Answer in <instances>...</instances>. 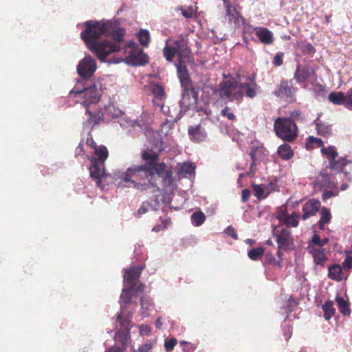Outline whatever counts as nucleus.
Segmentation results:
<instances>
[{
  "mask_svg": "<svg viewBox=\"0 0 352 352\" xmlns=\"http://www.w3.org/2000/svg\"><path fill=\"white\" fill-rule=\"evenodd\" d=\"M85 25L86 28L80 33V38L100 61H104L108 55L120 50L119 43L123 41L125 31L116 23L88 21Z\"/></svg>",
  "mask_w": 352,
  "mask_h": 352,
  "instance_id": "nucleus-1",
  "label": "nucleus"
},
{
  "mask_svg": "<svg viewBox=\"0 0 352 352\" xmlns=\"http://www.w3.org/2000/svg\"><path fill=\"white\" fill-rule=\"evenodd\" d=\"M114 182L121 180L126 183H129V187H132L137 190L144 191L149 189L152 186L154 190L153 192L160 191V185H162V182H159L156 174L153 173V170L147 168L146 165L134 166L128 168L126 172L120 170L113 173Z\"/></svg>",
  "mask_w": 352,
  "mask_h": 352,
  "instance_id": "nucleus-2",
  "label": "nucleus"
},
{
  "mask_svg": "<svg viewBox=\"0 0 352 352\" xmlns=\"http://www.w3.org/2000/svg\"><path fill=\"white\" fill-rule=\"evenodd\" d=\"M255 82H241L236 80H228L220 82L219 89L214 93L219 92L221 98H227L230 101L239 102L243 100L244 95L248 98H253L256 96Z\"/></svg>",
  "mask_w": 352,
  "mask_h": 352,
  "instance_id": "nucleus-3",
  "label": "nucleus"
},
{
  "mask_svg": "<svg viewBox=\"0 0 352 352\" xmlns=\"http://www.w3.org/2000/svg\"><path fill=\"white\" fill-rule=\"evenodd\" d=\"M142 158L145 161L147 168L153 170L159 182H162V186L166 188V192L168 188L173 186V178L171 169L168 168L165 163H157L159 154L153 150H148L142 153Z\"/></svg>",
  "mask_w": 352,
  "mask_h": 352,
  "instance_id": "nucleus-4",
  "label": "nucleus"
},
{
  "mask_svg": "<svg viewBox=\"0 0 352 352\" xmlns=\"http://www.w3.org/2000/svg\"><path fill=\"white\" fill-rule=\"evenodd\" d=\"M177 75L180 81L181 87L184 89L182 94V100L179 102L180 104L182 100H185L186 96L189 98V92L194 91L193 84L186 67V64L195 65V58L191 50H184L177 54Z\"/></svg>",
  "mask_w": 352,
  "mask_h": 352,
  "instance_id": "nucleus-5",
  "label": "nucleus"
},
{
  "mask_svg": "<svg viewBox=\"0 0 352 352\" xmlns=\"http://www.w3.org/2000/svg\"><path fill=\"white\" fill-rule=\"evenodd\" d=\"M69 94L77 98V102L85 108L90 107L91 104L98 103L100 100L102 95L101 85L100 83L94 82L89 87H84L82 89L75 86L70 91Z\"/></svg>",
  "mask_w": 352,
  "mask_h": 352,
  "instance_id": "nucleus-6",
  "label": "nucleus"
},
{
  "mask_svg": "<svg viewBox=\"0 0 352 352\" xmlns=\"http://www.w3.org/2000/svg\"><path fill=\"white\" fill-rule=\"evenodd\" d=\"M274 128L276 135L284 142H292L298 137V126L291 118H277Z\"/></svg>",
  "mask_w": 352,
  "mask_h": 352,
  "instance_id": "nucleus-7",
  "label": "nucleus"
},
{
  "mask_svg": "<svg viewBox=\"0 0 352 352\" xmlns=\"http://www.w3.org/2000/svg\"><path fill=\"white\" fill-rule=\"evenodd\" d=\"M97 68L96 60L91 56H86L77 66L78 74L84 79L91 77Z\"/></svg>",
  "mask_w": 352,
  "mask_h": 352,
  "instance_id": "nucleus-8",
  "label": "nucleus"
},
{
  "mask_svg": "<svg viewBox=\"0 0 352 352\" xmlns=\"http://www.w3.org/2000/svg\"><path fill=\"white\" fill-rule=\"evenodd\" d=\"M91 166L89 167V172L91 177L96 182L97 186L100 188H104L102 184V179L111 177L112 179L113 175L106 173L104 169V163L97 162L95 160H91Z\"/></svg>",
  "mask_w": 352,
  "mask_h": 352,
  "instance_id": "nucleus-9",
  "label": "nucleus"
},
{
  "mask_svg": "<svg viewBox=\"0 0 352 352\" xmlns=\"http://www.w3.org/2000/svg\"><path fill=\"white\" fill-rule=\"evenodd\" d=\"M329 168L336 173H342L349 175L352 173V161L346 160L342 157L336 158L329 162Z\"/></svg>",
  "mask_w": 352,
  "mask_h": 352,
  "instance_id": "nucleus-10",
  "label": "nucleus"
},
{
  "mask_svg": "<svg viewBox=\"0 0 352 352\" xmlns=\"http://www.w3.org/2000/svg\"><path fill=\"white\" fill-rule=\"evenodd\" d=\"M196 168L195 163L190 161L177 163V178H186L191 182L195 177Z\"/></svg>",
  "mask_w": 352,
  "mask_h": 352,
  "instance_id": "nucleus-11",
  "label": "nucleus"
},
{
  "mask_svg": "<svg viewBox=\"0 0 352 352\" xmlns=\"http://www.w3.org/2000/svg\"><path fill=\"white\" fill-rule=\"evenodd\" d=\"M143 269L144 266H132L124 270V280L127 286L137 285Z\"/></svg>",
  "mask_w": 352,
  "mask_h": 352,
  "instance_id": "nucleus-12",
  "label": "nucleus"
},
{
  "mask_svg": "<svg viewBox=\"0 0 352 352\" xmlns=\"http://www.w3.org/2000/svg\"><path fill=\"white\" fill-rule=\"evenodd\" d=\"M87 118L83 122L85 127L92 129L95 125L98 124L103 118V113L101 110L91 111L89 107H86Z\"/></svg>",
  "mask_w": 352,
  "mask_h": 352,
  "instance_id": "nucleus-13",
  "label": "nucleus"
},
{
  "mask_svg": "<svg viewBox=\"0 0 352 352\" xmlns=\"http://www.w3.org/2000/svg\"><path fill=\"white\" fill-rule=\"evenodd\" d=\"M295 89L291 81L282 80L274 90V94L280 98H292Z\"/></svg>",
  "mask_w": 352,
  "mask_h": 352,
  "instance_id": "nucleus-14",
  "label": "nucleus"
},
{
  "mask_svg": "<svg viewBox=\"0 0 352 352\" xmlns=\"http://www.w3.org/2000/svg\"><path fill=\"white\" fill-rule=\"evenodd\" d=\"M320 207V202L315 199L307 201L302 206L303 214L301 216L302 220H306L311 216H314L318 212Z\"/></svg>",
  "mask_w": 352,
  "mask_h": 352,
  "instance_id": "nucleus-15",
  "label": "nucleus"
},
{
  "mask_svg": "<svg viewBox=\"0 0 352 352\" xmlns=\"http://www.w3.org/2000/svg\"><path fill=\"white\" fill-rule=\"evenodd\" d=\"M278 248L286 250L293 243V239L291 231L287 228L283 229L280 234L276 235Z\"/></svg>",
  "mask_w": 352,
  "mask_h": 352,
  "instance_id": "nucleus-16",
  "label": "nucleus"
},
{
  "mask_svg": "<svg viewBox=\"0 0 352 352\" xmlns=\"http://www.w3.org/2000/svg\"><path fill=\"white\" fill-rule=\"evenodd\" d=\"M314 72L306 65H298L294 72V79L298 83L306 82Z\"/></svg>",
  "mask_w": 352,
  "mask_h": 352,
  "instance_id": "nucleus-17",
  "label": "nucleus"
},
{
  "mask_svg": "<svg viewBox=\"0 0 352 352\" xmlns=\"http://www.w3.org/2000/svg\"><path fill=\"white\" fill-rule=\"evenodd\" d=\"M256 35L261 43L271 45L274 43L273 32L267 28L258 27Z\"/></svg>",
  "mask_w": 352,
  "mask_h": 352,
  "instance_id": "nucleus-18",
  "label": "nucleus"
},
{
  "mask_svg": "<svg viewBox=\"0 0 352 352\" xmlns=\"http://www.w3.org/2000/svg\"><path fill=\"white\" fill-rule=\"evenodd\" d=\"M190 139L195 142H201L206 140V132L200 124L195 126H189L188 129Z\"/></svg>",
  "mask_w": 352,
  "mask_h": 352,
  "instance_id": "nucleus-19",
  "label": "nucleus"
},
{
  "mask_svg": "<svg viewBox=\"0 0 352 352\" xmlns=\"http://www.w3.org/2000/svg\"><path fill=\"white\" fill-rule=\"evenodd\" d=\"M129 57L135 65H144L149 62L148 56L144 53L142 50H140L138 53L131 52Z\"/></svg>",
  "mask_w": 352,
  "mask_h": 352,
  "instance_id": "nucleus-20",
  "label": "nucleus"
},
{
  "mask_svg": "<svg viewBox=\"0 0 352 352\" xmlns=\"http://www.w3.org/2000/svg\"><path fill=\"white\" fill-rule=\"evenodd\" d=\"M94 154L97 157H91L89 158L87 155V157L90 161L91 160H95L97 162L104 163L109 156V151L105 146L101 145L96 147L94 149Z\"/></svg>",
  "mask_w": 352,
  "mask_h": 352,
  "instance_id": "nucleus-21",
  "label": "nucleus"
},
{
  "mask_svg": "<svg viewBox=\"0 0 352 352\" xmlns=\"http://www.w3.org/2000/svg\"><path fill=\"white\" fill-rule=\"evenodd\" d=\"M328 277L336 281H340L343 279L342 268L340 265L334 264L328 268Z\"/></svg>",
  "mask_w": 352,
  "mask_h": 352,
  "instance_id": "nucleus-22",
  "label": "nucleus"
},
{
  "mask_svg": "<svg viewBox=\"0 0 352 352\" xmlns=\"http://www.w3.org/2000/svg\"><path fill=\"white\" fill-rule=\"evenodd\" d=\"M277 153L283 160H289L292 158L294 155L291 146L287 144H283L279 146Z\"/></svg>",
  "mask_w": 352,
  "mask_h": 352,
  "instance_id": "nucleus-23",
  "label": "nucleus"
},
{
  "mask_svg": "<svg viewBox=\"0 0 352 352\" xmlns=\"http://www.w3.org/2000/svg\"><path fill=\"white\" fill-rule=\"evenodd\" d=\"M321 184L323 187L338 189V184L331 179V175L327 173V170H322L320 173Z\"/></svg>",
  "mask_w": 352,
  "mask_h": 352,
  "instance_id": "nucleus-24",
  "label": "nucleus"
},
{
  "mask_svg": "<svg viewBox=\"0 0 352 352\" xmlns=\"http://www.w3.org/2000/svg\"><path fill=\"white\" fill-rule=\"evenodd\" d=\"M310 252L313 256L314 263L318 265L324 266L327 259L324 250L318 248H312Z\"/></svg>",
  "mask_w": 352,
  "mask_h": 352,
  "instance_id": "nucleus-25",
  "label": "nucleus"
},
{
  "mask_svg": "<svg viewBox=\"0 0 352 352\" xmlns=\"http://www.w3.org/2000/svg\"><path fill=\"white\" fill-rule=\"evenodd\" d=\"M322 308L324 311V318L326 320H329L336 314V309L331 300H326L322 305Z\"/></svg>",
  "mask_w": 352,
  "mask_h": 352,
  "instance_id": "nucleus-26",
  "label": "nucleus"
},
{
  "mask_svg": "<svg viewBox=\"0 0 352 352\" xmlns=\"http://www.w3.org/2000/svg\"><path fill=\"white\" fill-rule=\"evenodd\" d=\"M329 100L336 105H342L345 106V100L346 97L344 92L338 91V92H331L328 96Z\"/></svg>",
  "mask_w": 352,
  "mask_h": 352,
  "instance_id": "nucleus-27",
  "label": "nucleus"
},
{
  "mask_svg": "<svg viewBox=\"0 0 352 352\" xmlns=\"http://www.w3.org/2000/svg\"><path fill=\"white\" fill-rule=\"evenodd\" d=\"M134 290L135 287L131 286H128L127 287L124 288L120 295V303L125 305L131 303Z\"/></svg>",
  "mask_w": 352,
  "mask_h": 352,
  "instance_id": "nucleus-28",
  "label": "nucleus"
},
{
  "mask_svg": "<svg viewBox=\"0 0 352 352\" xmlns=\"http://www.w3.org/2000/svg\"><path fill=\"white\" fill-rule=\"evenodd\" d=\"M320 214V219L318 221V226L320 230H323L324 225L329 223L331 218V214L330 210L325 207H322L321 208Z\"/></svg>",
  "mask_w": 352,
  "mask_h": 352,
  "instance_id": "nucleus-29",
  "label": "nucleus"
},
{
  "mask_svg": "<svg viewBox=\"0 0 352 352\" xmlns=\"http://www.w3.org/2000/svg\"><path fill=\"white\" fill-rule=\"evenodd\" d=\"M316 129L318 134L324 138L330 136L332 133L331 126L322 122L316 124Z\"/></svg>",
  "mask_w": 352,
  "mask_h": 352,
  "instance_id": "nucleus-30",
  "label": "nucleus"
},
{
  "mask_svg": "<svg viewBox=\"0 0 352 352\" xmlns=\"http://www.w3.org/2000/svg\"><path fill=\"white\" fill-rule=\"evenodd\" d=\"M321 153L327 157L329 162L338 157V153L334 146H322L321 148Z\"/></svg>",
  "mask_w": 352,
  "mask_h": 352,
  "instance_id": "nucleus-31",
  "label": "nucleus"
},
{
  "mask_svg": "<svg viewBox=\"0 0 352 352\" xmlns=\"http://www.w3.org/2000/svg\"><path fill=\"white\" fill-rule=\"evenodd\" d=\"M206 218L205 214L201 210H198L192 214L190 219L192 223L198 227L204 223Z\"/></svg>",
  "mask_w": 352,
  "mask_h": 352,
  "instance_id": "nucleus-32",
  "label": "nucleus"
},
{
  "mask_svg": "<svg viewBox=\"0 0 352 352\" xmlns=\"http://www.w3.org/2000/svg\"><path fill=\"white\" fill-rule=\"evenodd\" d=\"M336 301L338 306V309L344 315L349 316L351 314V309L349 308V304L342 297L337 296Z\"/></svg>",
  "mask_w": 352,
  "mask_h": 352,
  "instance_id": "nucleus-33",
  "label": "nucleus"
},
{
  "mask_svg": "<svg viewBox=\"0 0 352 352\" xmlns=\"http://www.w3.org/2000/svg\"><path fill=\"white\" fill-rule=\"evenodd\" d=\"M116 336L118 338L119 341L122 344V348L126 350V346L131 339L130 331L119 330L116 333Z\"/></svg>",
  "mask_w": 352,
  "mask_h": 352,
  "instance_id": "nucleus-34",
  "label": "nucleus"
},
{
  "mask_svg": "<svg viewBox=\"0 0 352 352\" xmlns=\"http://www.w3.org/2000/svg\"><path fill=\"white\" fill-rule=\"evenodd\" d=\"M264 252L265 248L263 247L252 248L248 251V256L252 261H259L262 258Z\"/></svg>",
  "mask_w": 352,
  "mask_h": 352,
  "instance_id": "nucleus-35",
  "label": "nucleus"
},
{
  "mask_svg": "<svg viewBox=\"0 0 352 352\" xmlns=\"http://www.w3.org/2000/svg\"><path fill=\"white\" fill-rule=\"evenodd\" d=\"M241 18L243 21V40L244 42H247L246 34H252L253 32H256L258 30V27H254L251 24L246 23L245 19L243 16H241Z\"/></svg>",
  "mask_w": 352,
  "mask_h": 352,
  "instance_id": "nucleus-36",
  "label": "nucleus"
},
{
  "mask_svg": "<svg viewBox=\"0 0 352 352\" xmlns=\"http://www.w3.org/2000/svg\"><path fill=\"white\" fill-rule=\"evenodd\" d=\"M297 45L303 54L313 55L316 52V48L311 43H305L303 41H300L298 42Z\"/></svg>",
  "mask_w": 352,
  "mask_h": 352,
  "instance_id": "nucleus-37",
  "label": "nucleus"
},
{
  "mask_svg": "<svg viewBox=\"0 0 352 352\" xmlns=\"http://www.w3.org/2000/svg\"><path fill=\"white\" fill-rule=\"evenodd\" d=\"M138 39L143 47H147L151 41L149 32L147 30L142 29L138 33Z\"/></svg>",
  "mask_w": 352,
  "mask_h": 352,
  "instance_id": "nucleus-38",
  "label": "nucleus"
},
{
  "mask_svg": "<svg viewBox=\"0 0 352 352\" xmlns=\"http://www.w3.org/2000/svg\"><path fill=\"white\" fill-rule=\"evenodd\" d=\"M151 90L157 100H162L165 98V92L162 86L153 85Z\"/></svg>",
  "mask_w": 352,
  "mask_h": 352,
  "instance_id": "nucleus-39",
  "label": "nucleus"
},
{
  "mask_svg": "<svg viewBox=\"0 0 352 352\" xmlns=\"http://www.w3.org/2000/svg\"><path fill=\"white\" fill-rule=\"evenodd\" d=\"M190 50V47L188 45V38L186 36H180L177 38V54L179 52L183 51H186Z\"/></svg>",
  "mask_w": 352,
  "mask_h": 352,
  "instance_id": "nucleus-40",
  "label": "nucleus"
},
{
  "mask_svg": "<svg viewBox=\"0 0 352 352\" xmlns=\"http://www.w3.org/2000/svg\"><path fill=\"white\" fill-rule=\"evenodd\" d=\"M116 320L120 323L121 331H130V321L128 318H123L121 313L117 315Z\"/></svg>",
  "mask_w": 352,
  "mask_h": 352,
  "instance_id": "nucleus-41",
  "label": "nucleus"
},
{
  "mask_svg": "<svg viewBox=\"0 0 352 352\" xmlns=\"http://www.w3.org/2000/svg\"><path fill=\"white\" fill-rule=\"evenodd\" d=\"M176 55V48L166 45L164 48V56L168 61H172L173 58Z\"/></svg>",
  "mask_w": 352,
  "mask_h": 352,
  "instance_id": "nucleus-42",
  "label": "nucleus"
},
{
  "mask_svg": "<svg viewBox=\"0 0 352 352\" xmlns=\"http://www.w3.org/2000/svg\"><path fill=\"white\" fill-rule=\"evenodd\" d=\"M151 299L148 296H144L141 298V309H142V314L146 315V311L149 309V307L151 305Z\"/></svg>",
  "mask_w": 352,
  "mask_h": 352,
  "instance_id": "nucleus-43",
  "label": "nucleus"
},
{
  "mask_svg": "<svg viewBox=\"0 0 352 352\" xmlns=\"http://www.w3.org/2000/svg\"><path fill=\"white\" fill-rule=\"evenodd\" d=\"M252 189L254 192V196L258 199L261 200V199H265L267 196L268 193L265 194L264 189L259 185L253 184Z\"/></svg>",
  "mask_w": 352,
  "mask_h": 352,
  "instance_id": "nucleus-44",
  "label": "nucleus"
},
{
  "mask_svg": "<svg viewBox=\"0 0 352 352\" xmlns=\"http://www.w3.org/2000/svg\"><path fill=\"white\" fill-rule=\"evenodd\" d=\"M221 115L227 118L229 120L233 121L236 119V116L232 109L229 107H226L221 111Z\"/></svg>",
  "mask_w": 352,
  "mask_h": 352,
  "instance_id": "nucleus-45",
  "label": "nucleus"
},
{
  "mask_svg": "<svg viewBox=\"0 0 352 352\" xmlns=\"http://www.w3.org/2000/svg\"><path fill=\"white\" fill-rule=\"evenodd\" d=\"M232 11L236 12V14L239 17H241V14L238 12L235 8H233L230 10H226V14L228 16V21L229 23H231L232 21H234V24H236L238 22V19L235 16V15L233 14Z\"/></svg>",
  "mask_w": 352,
  "mask_h": 352,
  "instance_id": "nucleus-46",
  "label": "nucleus"
},
{
  "mask_svg": "<svg viewBox=\"0 0 352 352\" xmlns=\"http://www.w3.org/2000/svg\"><path fill=\"white\" fill-rule=\"evenodd\" d=\"M298 215L293 212L290 216H288L285 220V223L287 226H292V227H296L298 225V221L297 220Z\"/></svg>",
  "mask_w": 352,
  "mask_h": 352,
  "instance_id": "nucleus-47",
  "label": "nucleus"
},
{
  "mask_svg": "<svg viewBox=\"0 0 352 352\" xmlns=\"http://www.w3.org/2000/svg\"><path fill=\"white\" fill-rule=\"evenodd\" d=\"M177 9L182 11V15L186 19L192 18L194 14V12H195L192 6H188V8H186V9L184 8L182 6H181V7H178Z\"/></svg>",
  "mask_w": 352,
  "mask_h": 352,
  "instance_id": "nucleus-48",
  "label": "nucleus"
},
{
  "mask_svg": "<svg viewBox=\"0 0 352 352\" xmlns=\"http://www.w3.org/2000/svg\"><path fill=\"white\" fill-rule=\"evenodd\" d=\"M292 120L303 122L305 118L302 112L298 110H294L290 112V118Z\"/></svg>",
  "mask_w": 352,
  "mask_h": 352,
  "instance_id": "nucleus-49",
  "label": "nucleus"
},
{
  "mask_svg": "<svg viewBox=\"0 0 352 352\" xmlns=\"http://www.w3.org/2000/svg\"><path fill=\"white\" fill-rule=\"evenodd\" d=\"M283 52L277 53L273 58L272 63L276 67H280L283 64Z\"/></svg>",
  "mask_w": 352,
  "mask_h": 352,
  "instance_id": "nucleus-50",
  "label": "nucleus"
},
{
  "mask_svg": "<svg viewBox=\"0 0 352 352\" xmlns=\"http://www.w3.org/2000/svg\"><path fill=\"white\" fill-rule=\"evenodd\" d=\"M345 107L348 109H352V88H350L345 94Z\"/></svg>",
  "mask_w": 352,
  "mask_h": 352,
  "instance_id": "nucleus-51",
  "label": "nucleus"
},
{
  "mask_svg": "<svg viewBox=\"0 0 352 352\" xmlns=\"http://www.w3.org/2000/svg\"><path fill=\"white\" fill-rule=\"evenodd\" d=\"M176 345V339L171 338L170 340H166L164 342V347L167 352H170L174 349Z\"/></svg>",
  "mask_w": 352,
  "mask_h": 352,
  "instance_id": "nucleus-52",
  "label": "nucleus"
},
{
  "mask_svg": "<svg viewBox=\"0 0 352 352\" xmlns=\"http://www.w3.org/2000/svg\"><path fill=\"white\" fill-rule=\"evenodd\" d=\"M258 151V148L256 147H252L251 152L250 153V157L252 159V162L250 164L251 170H253L254 166H256V162L257 161L256 153Z\"/></svg>",
  "mask_w": 352,
  "mask_h": 352,
  "instance_id": "nucleus-53",
  "label": "nucleus"
},
{
  "mask_svg": "<svg viewBox=\"0 0 352 352\" xmlns=\"http://www.w3.org/2000/svg\"><path fill=\"white\" fill-rule=\"evenodd\" d=\"M338 191L334 192L332 190H324L322 195V198L324 201H326L332 197L336 196L338 195Z\"/></svg>",
  "mask_w": 352,
  "mask_h": 352,
  "instance_id": "nucleus-54",
  "label": "nucleus"
},
{
  "mask_svg": "<svg viewBox=\"0 0 352 352\" xmlns=\"http://www.w3.org/2000/svg\"><path fill=\"white\" fill-rule=\"evenodd\" d=\"M308 140L310 143H315L318 147L322 148L324 146V142L321 138L309 136Z\"/></svg>",
  "mask_w": 352,
  "mask_h": 352,
  "instance_id": "nucleus-55",
  "label": "nucleus"
},
{
  "mask_svg": "<svg viewBox=\"0 0 352 352\" xmlns=\"http://www.w3.org/2000/svg\"><path fill=\"white\" fill-rule=\"evenodd\" d=\"M342 266L344 269H351L352 268V256L347 255L345 259L342 263Z\"/></svg>",
  "mask_w": 352,
  "mask_h": 352,
  "instance_id": "nucleus-56",
  "label": "nucleus"
},
{
  "mask_svg": "<svg viewBox=\"0 0 352 352\" xmlns=\"http://www.w3.org/2000/svg\"><path fill=\"white\" fill-rule=\"evenodd\" d=\"M226 233L235 240L238 239V235L236 233L234 228L231 226L226 228Z\"/></svg>",
  "mask_w": 352,
  "mask_h": 352,
  "instance_id": "nucleus-57",
  "label": "nucleus"
},
{
  "mask_svg": "<svg viewBox=\"0 0 352 352\" xmlns=\"http://www.w3.org/2000/svg\"><path fill=\"white\" fill-rule=\"evenodd\" d=\"M265 263L269 265H275L276 258L272 253H267L265 255Z\"/></svg>",
  "mask_w": 352,
  "mask_h": 352,
  "instance_id": "nucleus-58",
  "label": "nucleus"
},
{
  "mask_svg": "<svg viewBox=\"0 0 352 352\" xmlns=\"http://www.w3.org/2000/svg\"><path fill=\"white\" fill-rule=\"evenodd\" d=\"M250 195V190L248 189H243L241 192V201L243 203L247 202L249 200Z\"/></svg>",
  "mask_w": 352,
  "mask_h": 352,
  "instance_id": "nucleus-59",
  "label": "nucleus"
},
{
  "mask_svg": "<svg viewBox=\"0 0 352 352\" xmlns=\"http://www.w3.org/2000/svg\"><path fill=\"white\" fill-rule=\"evenodd\" d=\"M151 207V205L150 203H144L143 205L138 209V214H142L146 213L148 211V208Z\"/></svg>",
  "mask_w": 352,
  "mask_h": 352,
  "instance_id": "nucleus-60",
  "label": "nucleus"
},
{
  "mask_svg": "<svg viewBox=\"0 0 352 352\" xmlns=\"http://www.w3.org/2000/svg\"><path fill=\"white\" fill-rule=\"evenodd\" d=\"M86 144L90 146L91 148L95 149L96 147H98L96 142L94 141V138H92L91 135H88L87 140H86Z\"/></svg>",
  "mask_w": 352,
  "mask_h": 352,
  "instance_id": "nucleus-61",
  "label": "nucleus"
},
{
  "mask_svg": "<svg viewBox=\"0 0 352 352\" xmlns=\"http://www.w3.org/2000/svg\"><path fill=\"white\" fill-rule=\"evenodd\" d=\"M152 348L153 345L151 344L146 343L138 349V352H148Z\"/></svg>",
  "mask_w": 352,
  "mask_h": 352,
  "instance_id": "nucleus-62",
  "label": "nucleus"
},
{
  "mask_svg": "<svg viewBox=\"0 0 352 352\" xmlns=\"http://www.w3.org/2000/svg\"><path fill=\"white\" fill-rule=\"evenodd\" d=\"M125 349H124L122 347L118 346H112L109 348H108L105 352H124Z\"/></svg>",
  "mask_w": 352,
  "mask_h": 352,
  "instance_id": "nucleus-63",
  "label": "nucleus"
},
{
  "mask_svg": "<svg viewBox=\"0 0 352 352\" xmlns=\"http://www.w3.org/2000/svg\"><path fill=\"white\" fill-rule=\"evenodd\" d=\"M180 344L183 347L184 352H192V348L190 344L182 341Z\"/></svg>",
  "mask_w": 352,
  "mask_h": 352,
  "instance_id": "nucleus-64",
  "label": "nucleus"
}]
</instances>
